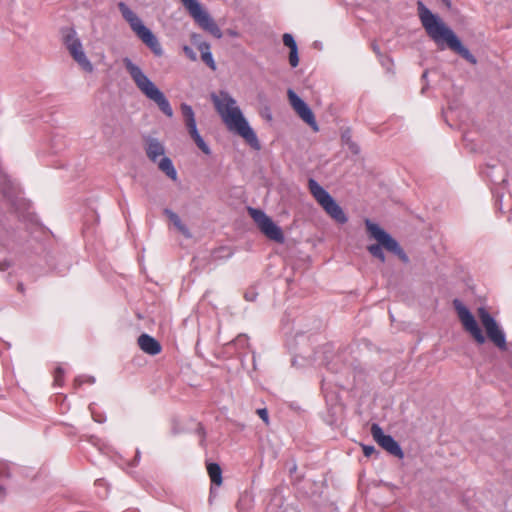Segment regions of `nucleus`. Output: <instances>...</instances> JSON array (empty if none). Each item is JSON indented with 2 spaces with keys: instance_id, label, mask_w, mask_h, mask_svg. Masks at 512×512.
I'll return each mask as SVG.
<instances>
[{
  "instance_id": "obj_1",
  "label": "nucleus",
  "mask_w": 512,
  "mask_h": 512,
  "mask_svg": "<svg viewBox=\"0 0 512 512\" xmlns=\"http://www.w3.org/2000/svg\"><path fill=\"white\" fill-rule=\"evenodd\" d=\"M211 100L227 129L240 137L253 149L260 150L261 145L255 131L244 117L236 100L226 91L212 93Z\"/></svg>"
},
{
  "instance_id": "obj_2",
  "label": "nucleus",
  "mask_w": 512,
  "mask_h": 512,
  "mask_svg": "<svg viewBox=\"0 0 512 512\" xmlns=\"http://www.w3.org/2000/svg\"><path fill=\"white\" fill-rule=\"evenodd\" d=\"M418 13L421 23L428 36L443 49V43L459 54L469 63L475 65L477 59L475 56L461 43L459 38L446 24L436 15H434L421 1L418 2Z\"/></svg>"
},
{
  "instance_id": "obj_3",
  "label": "nucleus",
  "mask_w": 512,
  "mask_h": 512,
  "mask_svg": "<svg viewBox=\"0 0 512 512\" xmlns=\"http://www.w3.org/2000/svg\"><path fill=\"white\" fill-rule=\"evenodd\" d=\"M123 64L136 84L137 88L150 100L154 101L159 109L169 118L173 116V109L157 86L144 74L139 66L129 58L123 59Z\"/></svg>"
},
{
  "instance_id": "obj_4",
  "label": "nucleus",
  "mask_w": 512,
  "mask_h": 512,
  "mask_svg": "<svg viewBox=\"0 0 512 512\" xmlns=\"http://www.w3.org/2000/svg\"><path fill=\"white\" fill-rule=\"evenodd\" d=\"M365 226L369 235L374 238L378 244H372L367 247L368 252L382 263L385 262V254L383 248L397 255L404 263L409 262V258L399 243L384 231L379 225L373 223L369 219L365 220Z\"/></svg>"
},
{
  "instance_id": "obj_5",
  "label": "nucleus",
  "mask_w": 512,
  "mask_h": 512,
  "mask_svg": "<svg viewBox=\"0 0 512 512\" xmlns=\"http://www.w3.org/2000/svg\"><path fill=\"white\" fill-rule=\"evenodd\" d=\"M118 9L124 20L129 24L131 30L137 37L156 55L162 56L163 49L153 32L147 28L137 14L132 11L124 2L118 3Z\"/></svg>"
},
{
  "instance_id": "obj_6",
  "label": "nucleus",
  "mask_w": 512,
  "mask_h": 512,
  "mask_svg": "<svg viewBox=\"0 0 512 512\" xmlns=\"http://www.w3.org/2000/svg\"><path fill=\"white\" fill-rule=\"evenodd\" d=\"M308 186L313 197L331 218L340 224L347 222L348 218L343 209L317 181L309 179Z\"/></svg>"
},
{
  "instance_id": "obj_7",
  "label": "nucleus",
  "mask_w": 512,
  "mask_h": 512,
  "mask_svg": "<svg viewBox=\"0 0 512 512\" xmlns=\"http://www.w3.org/2000/svg\"><path fill=\"white\" fill-rule=\"evenodd\" d=\"M145 151L148 159L154 163L157 162L158 157L162 156L158 162L159 170L172 181L177 180V171L172 160L164 155L165 147L157 138L147 137L145 139Z\"/></svg>"
},
{
  "instance_id": "obj_8",
  "label": "nucleus",
  "mask_w": 512,
  "mask_h": 512,
  "mask_svg": "<svg viewBox=\"0 0 512 512\" xmlns=\"http://www.w3.org/2000/svg\"><path fill=\"white\" fill-rule=\"evenodd\" d=\"M185 8L189 11L195 22L205 31L210 33L217 39H220L223 34L213 18L209 13L201 7L197 0H181Z\"/></svg>"
},
{
  "instance_id": "obj_9",
  "label": "nucleus",
  "mask_w": 512,
  "mask_h": 512,
  "mask_svg": "<svg viewBox=\"0 0 512 512\" xmlns=\"http://www.w3.org/2000/svg\"><path fill=\"white\" fill-rule=\"evenodd\" d=\"M478 316L486 331L488 339L501 351L508 350L506 335L502 327L484 308L478 310Z\"/></svg>"
},
{
  "instance_id": "obj_10",
  "label": "nucleus",
  "mask_w": 512,
  "mask_h": 512,
  "mask_svg": "<svg viewBox=\"0 0 512 512\" xmlns=\"http://www.w3.org/2000/svg\"><path fill=\"white\" fill-rule=\"evenodd\" d=\"M63 41L74 61L77 62L85 72L91 73L94 67L87 58L76 31L72 28L66 29L63 32Z\"/></svg>"
},
{
  "instance_id": "obj_11",
  "label": "nucleus",
  "mask_w": 512,
  "mask_h": 512,
  "mask_svg": "<svg viewBox=\"0 0 512 512\" xmlns=\"http://www.w3.org/2000/svg\"><path fill=\"white\" fill-rule=\"evenodd\" d=\"M248 213L257 224L260 231L270 240L277 243H283L285 237L282 229L276 225L264 211L256 208H248Z\"/></svg>"
},
{
  "instance_id": "obj_12",
  "label": "nucleus",
  "mask_w": 512,
  "mask_h": 512,
  "mask_svg": "<svg viewBox=\"0 0 512 512\" xmlns=\"http://www.w3.org/2000/svg\"><path fill=\"white\" fill-rule=\"evenodd\" d=\"M453 306L464 329L471 334V336L478 344H484L486 338L483 335L475 317L469 311V309L459 299L453 300Z\"/></svg>"
},
{
  "instance_id": "obj_13",
  "label": "nucleus",
  "mask_w": 512,
  "mask_h": 512,
  "mask_svg": "<svg viewBox=\"0 0 512 512\" xmlns=\"http://www.w3.org/2000/svg\"><path fill=\"white\" fill-rule=\"evenodd\" d=\"M180 109L183 116L184 125L189 136L204 154L210 155L211 150L197 129L196 117L193 108L187 103H182L180 105Z\"/></svg>"
},
{
  "instance_id": "obj_14",
  "label": "nucleus",
  "mask_w": 512,
  "mask_h": 512,
  "mask_svg": "<svg viewBox=\"0 0 512 512\" xmlns=\"http://www.w3.org/2000/svg\"><path fill=\"white\" fill-rule=\"evenodd\" d=\"M287 95L292 108L298 116L314 131H318V125L310 107L292 89L288 90Z\"/></svg>"
},
{
  "instance_id": "obj_15",
  "label": "nucleus",
  "mask_w": 512,
  "mask_h": 512,
  "mask_svg": "<svg viewBox=\"0 0 512 512\" xmlns=\"http://www.w3.org/2000/svg\"><path fill=\"white\" fill-rule=\"evenodd\" d=\"M371 435L373 439L391 455L403 458L404 453L397 441L390 435L384 434L382 428L378 424H372Z\"/></svg>"
},
{
  "instance_id": "obj_16",
  "label": "nucleus",
  "mask_w": 512,
  "mask_h": 512,
  "mask_svg": "<svg viewBox=\"0 0 512 512\" xmlns=\"http://www.w3.org/2000/svg\"><path fill=\"white\" fill-rule=\"evenodd\" d=\"M137 342L140 349L149 355L154 356L161 352V344L155 338L148 334H141Z\"/></svg>"
},
{
  "instance_id": "obj_17",
  "label": "nucleus",
  "mask_w": 512,
  "mask_h": 512,
  "mask_svg": "<svg viewBox=\"0 0 512 512\" xmlns=\"http://www.w3.org/2000/svg\"><path fill=\"white\" fill-rule=\"evenodd\" d=\"M283 44L289 48V64L291 67L295 68L299 64V56H298V47L296 44V41L294 37L289 34L285 33L282 36Z\"/></svg>"
},
{
  "instance_id": "obj_18",
  "label": "nucleus",
  "mask_w": 512,
  "mask_h": 512,
  "mask_svg": "<svg viewBox=\"0 0 512 512\" xmlns=\"http://www.w3.org/2000/svg\"><path fill=\"white\" fill-rule=\"evenodd\" d=\"M198 49L201 52L202 61L210 67L213 71L216 70V63L213 59V55L210 51V45L207 42H201L198 45Z\"/></svg>"
},
{
  "instance_id": "obj_19",
  "label": "nucleus",
  "mask_w": 512,
  "mask_h": 512,
  "mask_svg": "<svg viewBox=\"0 0 512 512\" xmlns=\"http://www.w3.org/2000/svg\"><path fill=\"white\" fill-rule=\"evenodd\" d=\"M164 214L167 215V217L172 221V223L179 230V232H181L187 238L191 237L189 229L186 227V225L182 223L180 217L175 212L166 208L164 210Z\"/></svg>"
},
{
  "instance_id": "obj_20",
  "label": "nucleus",
  "mask_w": 512,
  "mask_h": 512,
  "mask_svg": "<svg viewBox=\"0 0 512 512\" xmlns=\"http://www.w3.org/2000/svg\"><path fill=\"white\" fill-rule=\"evenodd\" d=\"M207 471L213 484L218 486L222 484V470L217 463H209Z\"/></svg>"
},
{
  "instance_id": "obj_21",
  "label": "nucleus",
  "mask_w": 512,
  "mask_h": 512,
  "mask_svg": "<svg viewBox=\"0 0 512 512\" xmlns=\"http://www.w3.org/2000/svg\"><path fill=\"white\" fill-rule=\"evenodd\" d=\"M94 382H95V378L93 376H79L75 379V383L79 386L84 383L93 384Z\"/></svg>"
},
{
  "instance_id": "obj_22",
  "label": "nucleus",
  "mask_w": 512,
  "mask_h": 512,
  "mask_svg": "<svg viewBox=\"0 0 512 512\" xmlns=\"http://www.w3.org/2000/svg\"><path fill=\"white\" fill-rule=\"evenodd\" d=\"M257 414L266 424H269V415L268 410L266 408L258 409Z\"/></svg>"
},
{
  "instance_id": "obj_23",
  "label": "nucleus",
  "mask_w": 512,
  "mask_h": 512,
  "mask_svg": "<svg viewBox=\"0 0 512 512\" xmlns=\"http://www.w3.org/2000/svg\"><path fill=\"white\" fill-rule=\"evenodd\" d=\"M183 51L190 60L195 61L197 59L196 53L189 46H184Z\"/></svg>"
},
{
  "instance_id": "obj_24",
  "label": "nucleus",
  "mask_w": 512,
  "mask_h": 512,
  "mask_svg": "<svg viewBox=\"0 0 512 512\" xmlns=\"http://www.w3.org/2000/svg\"><path fill=\"white\" fill-rule=\"evenodd\" d=\"M63 375H64V371L62 368L58 367L56 370H55V375H54V379H55V382L58 384V385H61L62 383V380H63Z\"/></svg>"
},
{
  "instance_id": "obj_25",
  "label": "nucleus",
  "mask_w": 512,
  "mask_h": 512,
  "mask_svg": "<svg viewBox=\"0 0 512 512\" xmlns=\"http://www.w3.org/2000/svg\"><path fill=\"white\" fill-rule=\"evenodd\" d=\"M362 448H363V453L366 457H370L376 452L375 447L371 446V445H363Z\"/></svg>"
},
{
  "instance_id": "obj_26",
  "label": "nucleus",
  "mask_w": 512,
  "mask_h": 512,
  "mask_svg": "<svg viewBox=\"0 0 512 512\" xmlns=\"http://www.w3.org/2000/svg\"><path fill=\"white\" fill-rule=\"evenodd\" d=\"M140 456H141V453H140V451L137 449V450H136L135 459H134V461H133V463H132V465H133V466H135V465L139 462V460H140Z\"/></svg>"
},
{
  "instance_id": "obj_27",
  "label": "nucleus",
  "mask_w": 512,
  "mask_h": 512,
  "mask_svg": "<svg viewBox=\"0 0 512 512\" xmlns=\"http://www.w3.org/2000/svg\"><path fill=\"white\" fill-rule=\"evenodd\" d=\"M245 298H246L248 301H253V300L255 299V296H254V294H252V293H248V292H247V293L245 294Z\"/></svg>"
},
{
  "instance_id": "obj_28",
  "label": "nucleus",
  "mask_w": 512,
  "mask_h": 512,
  "mask_svg": "<svg viewBox=\"0 0 512 512\" xmlns=\"http://www.w3.org/2000/svg\"><path fill=\"white\" fill-rule=\"evenodd\" d=\"M441 2L448 8L450 9L451 6H452V3H451V0H441Z\"/></svg>"
},
{
  "instance_id": "obj_29",
  "label": "nucleus",
  "mask_w": 512,
  "mask_h": 512,
  "mask_svg": "<svg viewBox=\"0 0 512 512\" xmlns=\"http://www.w3.org/2000/svg\"><path fill=\"white\" fill-rule=\"evenodd\" d=\"M17 289L19 292H23L24 291V285L22 283H19L18 286H17Z\"/></svg>"
},
{
  "instance_id": "obj_30",
  "label": "nucleus",
  "mask_w": 512,
  "mask_h": 512,
  "mask_svg": "<svg viewBox=\"0 0 512 512\" xmlns=\"http://www.w3.org/2000/svg\"><path fill=\"white\" fill-rule=\"evenodd\" d=\"M7 267H8L7 264L0 263V270L4 271L5 269H7Z\"/></svg>"
},
{
  "instance_id": "obj_31",
  "label": "nucleus",
  "mask_w": 512,
  "mask_h": 512,
  "mask_svg": "<svg viewBox=\"0 0 512 512\" xmlns=\"http://www.w3.org/2000/svg\"><path fill=\"white\" fill-rule=\"evenodd\" d=\"M373 50H374V51H376V52H378V51H377V50H378V47H375V46H374V47H373Z\"/></svg>"
},
{
  "instance_id": "obj_32",
  "label": "nucleus",
  "mask_w": 512,
  "mask_h": 512,
  "mask_svg": "<svg viewBox=\"0 0 512 512\" xmlns=\"http://www.w3.org/2000/svg\"><path fill=\"white\" fill-rule=\"evenodd\" d=\"M373 50H374V51H376V52H378V51H377V50H378V47H375V46H374V47H373Z\"/></svg>"
}]
</instances>
